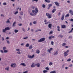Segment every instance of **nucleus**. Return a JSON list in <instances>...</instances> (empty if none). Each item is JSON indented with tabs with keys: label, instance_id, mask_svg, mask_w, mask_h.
<instances>
[{
	"label": "nucleus",
	"instance_id": "nucleus-7",
	"mask_svg": "<svg viewBox=\"0 0 73 73\" xmlns=\"http://www.w3.org/2000/svg\"><path fill=\"white\" fill-rule=\"evenodd\" d=\"M61 28H66V25H61Z\"/></svg>",
	"mask_w": 73,
	"mask_h": 73
},
{
	"label": "nucleus",
	"instance_id": "nucleus-63",
	"mask_svg": "<svg viewBox=\"0 0 73 73\" xmlns=\"http://www.w3.org/2000/svg\"><path fill=\"white\" fill-rule=\"evenodd\" d=\"M70 14H71L72 15H73V12H72Z\"/></svg>",
	"mask_w": 73,
	"mask_h": 73
},
{
	"label": "nucleus",
	"instance_id": "nucleus-34",
	"mask_svg": "<svg viewBox=\"0 0 73 73\" xmlns=\"http://www.w3.org/2000/svg\"><path fill=\"white\" fill-rule=\"evenodd\" d=\"M38 0H32V1L34 2V1H36V2H38Z\"/></svg>",
	"mask_w": 73,
	"mask_h": 73
},
{
	"label": "nucleus",
	"instance_id": "nucleus-16",
	"mask_svg": "<svg viewBox=\"0 0 73 73\" xmlns=\"http://www.w3.org/2000/svg\"><path fill=\"white\" fill-rule=\"evenodd\" d=\"M20 65H22L23 66H26V65L24 63H21Z\"/></svg>",
	"mask_w": 73,
	"mask_h": 73
},
{
	"label": "nucleus",
	"instance_id": "nucleus-42",
	"mask_svg": "<svg viewBox=\"0 0 73 73\" xmlns=\"http://www.w3.org/2000/svg\"><path fill=\"white\" fill-rule=\"evenodd\" d=\"M36 21H34V22H33V23L34 24H36Z\"/></svg>",
	"mask_w": 73,
	"mask_h": 73
},
{
	"label": "nucleus",
	"instance_id": "nucleus-53",
	"mask_svg": "<svg viewBox=\"0 0 73 73\" xmlns=\"http://www.w3.org/2000/svg\"><path fill=\"white\" fill-rule=\"evenodd\" d=\"M72 64H71L69 66V67H72Z\"/></svg>",
	"mask_w": 73,
	"mask_h": 73
},
{
	"label": "nucleus",
	"instance_id": "nucleus-64",
	"mask_svg": "<svg viewBox=\"0 0 73 73\" xmlns=\"http://www.w3.org/2000/svg\"><path fill=\"white\" fill-rule=\"evenodd\" d=\"M46 21H46V20L45 19V20H44V22L46 23Z\"/></svg>",
	"mask_w": 73,
	"mask_h": 73
},
{
	"label": "nucleus",
	"instance_id": "nucleus-9",
	"mask_svg": "<svg viewBox=\"0 0 73 73\" xmlns=\"http://www.w3.org/2000/svg\"><path fill=\"white\" fill-rule=\"evenodd\" d=\"M58 54V52L57 51L54 52V54L55 55H57Z\"/></svg>",
	"mask_w": 73,
	"mask_h": 73
},
{
	"label": "nucleus",
	"instance_id": "nucleus-8",
	"mask_svg": "<svg viewBox=\"0 0 73 73\" xmlns=\"http://www.w3.org/2000/svg\"><path fill=\"white\" fill-rule=\"evenodd\" d=\"M53 50V48H50V50L48 49L47 50L48 52H49V53H50V51L52 50Z\"/></svg>",
	"mask_w": 73,
	"mask_h": 73
},
{
	"label": "nucleus",
	"instance_id": "nucleus-31",
	"mask_svg": "<svg viewBox=\"0 0 73 73\" xmlns=\"http://www.w3.org/2000/svg\"><path fill=\"white\" fill-rule=\"evenodd\" d=\"M49 65L50 66H51V65H53V63H52L51 62H50Z\"/></svg>",
	"mask_w": 73,
	"mask_h": 73
},
{
	"label": "nucleus",
	"instance_id": "nucleus-30",
	"mask_svg": "<svg viewBox=\"0 0 73 73\" xmlns=\"http://www.w3.org/2000/svg\"><path fill=\"white\" fill-rule=\"evenodd\" d=\"M29 44H27L26 45V46L27 47H29Z\"/></svg>",
	"mask_w": 73,
	"mask_h": 73
},
{
	"label": "nucleus",
	"instance_id": "nucleus-61",
	"mask_svg": "<svg viewBox=\"0 0 73 73\" xmlns=\"http://www.w3.org/2000/svg\"><path fill=\"white\" fill-rule=\"evenodd\" d=\"M71 21H72V22H73V19H71V20H70Z\"/></svg>",
	"mask_w": 73,
	"mask_h": 73
},
{
	"label": "nucleus",
	"instance_id": "nucleus-22",
	"mask_svg": "<svg viewBox=\"0 0 73 73\" xmlns=\"http://www.w3.org/2000/svg\"><path fill=\"white\" fill-rule=\"evenodd\" d=\"M72 12H73V11L72 10H69V13L71 14Z\"/></svg>",
	"mask_w": 73,
	"mask_h": 73
},
{
	"label": "nucleus",
	"instance_id": "nucleus-25",
	"mask_svg": "<svg viewBox=\"0 0 73 73\" xmlns=\"http://www.w3.org/2000/svg\"><path fill=\"white\" fill-rule=\"evenodd\" d=\"M48 7H52V4H49L48 5Z\"/></svg>",
	"mask_w": 73,
	"mask_h": 73
},
{
	"label": "nucleus",
	"instance_id": "nucleus-60",
	"mask_svg": "<svg viewBox=\"0 0 73 73\" xmlns=\"http://www.w3.org/2000/svg\"><path fill=\"white\" fill-rule=\"evenodd\" d=\"M28 72V71H25L23 73H27Z\"/></svg>",
	"mask_w": 73,
	"mask_h": 73
},
{
	"label": "nucleus",
	"instance_id": "nucleus-41",
	"mask_svg": "<svg viewBox=\"0 0 73 73\" xmlns=\"http://www.w3.org/2000/svg\"><path fill=\"white\" fill-rule=\"evenodd\" d=\"M54 44V42H53V41H52L51 42V44H52V45H53Z\"/></svg>",
	"mask_w": 73,
	"mask_h": 73
},
{
	"label": "nucleus",
	"instance_id": "nucleus-12",
	"mask_svg": "<svg viewBox=\"0 0 73 73\" xmlns=\"http://www.w3.org/2000/svg\"><path fill=\"white\" fill-rule=\"evenodd\" d=\"M64 56H66L68 54V53L67 52H64Z\"/></svg>",
	"mask_w": 73,
	"mask_h": 73
},
{
	"label": "nucleus",
	"instance_id": "nucleus-2",
	"mask_svg": "<svg viewBox=\"0 0 73 73\" xmlns=\"http://www.w3.org/2000/svg\"><path fill=\"white\" fill-rule=\"evenodd\" d=\"M46 15L48 17V19L51 18H52V14H50L49 13H46Z\"/></svg>",
	"mask_w": 73,
	"mask_h": 73
},
{
	"label": "nucleus",
	"instance_id": "nucleus-29",
	"mask_svg": "<svg viewBox=\"0 0 73 73\" xmlns=\"http://www.w3.org/2000/svg\"><path fill=\"white\" fill-rule=\"evenodd\" d=\"M66 43H63L62 44V46H65V45H66Z\"/></svg>",
	"mask_w": 73,
	"mask_h": 73
},
{
	"label": "nucleus",
	"instance_id": "nucleus-40",
	"mask_svg": "<svg viewBox=\"0 0 73 73\" xmlns=\"http://www.w3.org/2000/svg\"><path fill=\"white\" fill-rule=\"evenodd\" d=\"M50 40L52 39V37L51 36H49L48 38Z\"/></svg>",
	"mask_w": 73,
	"mask_h": 73
},
{
	"label": "nucleus",
	"instance_id": "nucleus-37",
	"mask_svg": "<svg viewBox=\"0 0 73 73\" xmlns=\"http://www.w3.org/2000/svg\"><path fill=\"white\" fill-rule=\"evenodd\" d=\"M52 31H50V33H49V34L50 35L51 34H52L53 33V32H52Z\"/></svg>",
	"mask_w": 73,
	"mask_h": 73
},
{
	"label": "nucleus",
	"instance_id": "nucleus-17",
	"mask_svg": "<svg viewBox=\"0 0 73 73\" xmlns=\"http://www.w3.org/2000/svg\"><path fill=\"white\" fill-rule=\"evenodd\" d=\"M35 67V65L34 64V63H33L31 66V67Z\"/></svg>",
	"mask_w": 73,
	"mask_h": 73
},
{
	"label": "nucleus",
	"instance_id": "nucleus-4",
	"mask_svg": "<svg viewBox=\"0 0 73 73\" xmlns=\"http://www.w3.org/2000/svg\"><path fill=\"white\" fill-rule=\"evenodd\" d=\"M45 40V38H41L40 40H38V42H42V41Z\"/></svg>",
	"mask_w": 73,
	"mask_h": 73
},
{
	"label": "nucleus",
	"instance_id": "nucleus-48",
	"mask_svg": "<svg viewBox=\"0 0 73 73\" xmlns=\"http://www.w3.org/2000/svg\"><path fill=\"white\" fill-rule=\"evenodd\" d=\"M71 60V59L70 58H69V59H68V60H67V61H68L69 62Z\"/></svg>",
	"mask_w": 73,
	"mask_h": 73
},
{
	"label": "nucleus",
	"instance_id": "nucleus-26",
	"mask_svg": "<svg viewBox=\"0 0 73 73\" xmlns=\"http://www.w3.org/2000/svg\"><path fill=\"white\" fill-rule=\"evenodd\" d=\"M43 72L44 73H45L46 72H48V71H47V70H44L43 71Z\"/></svg>",
	"mask_w": 73,
	"mask_h": 73
},
{
	"label": "nucleus",
	"instance_id": "nucleus-43",
	"mask_svg": "<svg viewBox=\"0 0 73 73\" xmlns=\"http://www.w3.org/2000/svg\"><path fill=\"white\" fill-rule=\"evenodd\" d=\"M8 52V51L7 50H4V52L5 53H6Z\"/></svg>",
	"mask_w": 73,
	"mask_h": 73
},
{
	"label": "nucleus",
	"instance_id": "nucleus-50",
	"mask_svg": "<svg viewBox=\"0 0 73 73\" xmlns=\"http://www.w3.org/2000/svg\"><path fill=\"white\" fill-rule=\"evenodd\" d=\"M3 50H5L6 49V48L5 47H3Z\"/></svg>",
	"mask_w": 73,
	"mask_h": 73
},
{
	"label": "nucleus",
	"instance_id": "nucleus-59",
	"mask_svg": "<svg viewBox=\"0 0 73 73\" xmlns=\"http://www.w3.org/2000/svg\"><path fill=\"white\" fill-rule=\"evenodd\" d=\"M7 43L8 44H9V43H10V42L9 41V40H8V41H7Z\"/></svg>",
	"mask_w": 73,
	"mask_h": 73
},
{
	"label": "nucleus",
	"instance_id": "nucleus-51",
	"mask_svg": "<svg viewBox=\"0 0 73 73\" xmlns=\"http://www.w3.org/2000/svg\"><path fill=\"white\" fill-rule=\"evenodd\" d=\"M2 40H3V41L4 40V38L3 37H2Z\"/></svg>",
	"mask_w": 73,
	"mask_h": 73
},
{
	"label": "nucleus",
	"instance_id": "nucleus-36",
	"mask_svg": "<svg viewBox=\"0 0 73 73\" xmlns=\"http://www.w3.org/2000/svg\"><path fill=\"white\" fill-rule=\"evenodd\" d=\"M42 7L44 8L45 7V5H42Z\"/></svg>",
	"mask_w": 73,
	"mask_h": 73
},
{
	"label": "nucleus",
	"instance_id": "nucleus-20",
	"mask_svg": "<svg viewBox=\"0 0 73 73\" xmlns=\"http://www.w3.org/2000/svg\"><path fill=\"white\" fill-rule=\"evenodd\" d=\"M64 15H62V17H61V19L62 20H64Z\"/></svg>",
	"mask_w": 73,
	"mask_h": 73
},
{
	"label": "nucleus",
	"instance_id": "nucleus-56",
	"mask_svg": "<svg viewBox=\"0 0 73 73\" xmlns=\"http://www.w3.org/2000/svg\"><path fill=\"white\" fill-rule=\"evenodd\" d=\"M0 51L1 52H2V53H3V51L2 50H0Z\"/></svg>",
	"mask_w": 73,
	"mask_h": 73
},
{
	"label": "nucleus",
	"instance_id": "nucleus-28",
	"mask_svg": "<svg viewBox=\"0 0 73 73\" xmlns=\"http://www.w3.org/2000/svg\"><path fill=\"white\" fill-rule=\"evenodd\" d=\"M69 14H66V15L65 17H69Z\"/></svg>",
	"mask_w": 73,
	"mask_h": 73
},
{
	"label": "nucleus",
	"instance_id": "nucleus-62",
	"mask_svg": "<svg viewBox=\"0 0 73 73\" xmlns=\"http://www.w3.org/2000/svg\"><path fill=\"white\" fill-rule=\"evenodd\" d=\"M48 23H49L48 22H47V23H45L44 24L45 25H47L48 24Z\"/></svg>",
	"mask_w": 73,
	"mask_h": 73
},
{
	"label": "nucleus",
	"instance_id": "nucleus-19",
	"mask_svg": "<svg viewBox=\"0 0 73 73\" xmlns=\"http://www.w3.org/2000/svg\"><path fill=\"white\" fill-rule=\"evenodd\" d=\"M56 9H53L52 11V13H54L55 12H56Z\"/></svg>",
	"mask_w": 73,
	"mask_h": 73
},
{
	"label": "nucleus",
	"instance_id": "nucleus-54",
	"mask_svg": "<svg viewBox=\"0 0 73 73\" xmlns=\"http://www.w3.org/2000/svg\"><path fill=\"white\" fill-rule=\"evenodd\" d=\"M57 28L58 29H59L60 28V27H59V26H58L57 27Z\"/></svg>",
	"mask_w": 73,
	"mask_h": 73
},
{
	"label": "nucleus",
	"instance_id": "nucleus-18",
	"mask_svg": "<svg viewBox=\"0 0 73 73\" xmlns=\"http://www.w3.org/2000/svg\"><path fill=\"white\" fill-rule=\"evenodd\" d=\"M45 1L48 3H49L50 2V0H45Z\"/></svg>",
	"mask_w": 73,
	"mask_h": 73
},
{
	"label": "nucleus",
	"instance_id": "nucleus-21",
	"mask_svg": "<svg viewBox=\"0 0 73 73\" xmlns=\"http://www.w3.org/2000/svg\"><path fill=\"white\" fill-rule=\"evenodd\" d=\"M40 51L39 50H37L36 51V53L37 54H39L40 53Z\"/></svg>",
	"mask_w": 73,
	"mask_h": 73
},
{
	"label": "nucleus",
	"instance_id": "nucleus-57",
	"mask_svg": "<svg viewBox=\"0 0 73 73\" xmlns=\"http://www.w3.org/2000/svg\"><path fill=\"white\" fill-rule=\"evenodd\" d=\"M19 50H20L19 49H17L16 50H17V51H19Z\"/></svg>",
	"mask_w": 73,
	"mask_h": 73
},
{
	"label": "nucleus",
	"instance_id": "nucleus-1",
	"mask_svg": "<svg viewBox=\"0 0 73 73\" xmlns=\"http://www.w3.org/2000/svg\"><path fill=\"white\" fill-rule=\"evenodd\" d=\"M38 8H35V10H32L33 13H31L30 15L31 16H35L36 15V14L38 12Z\"/></svg>",
	"mask_w": 73,
	"mask_h": 73
},
{
	"label": "nucleus",
	"instance_id": "nucleus-27",
	"mask_svg": "<svg viewBox=\"0 0 73 73\" xmlns=\"http://www.w3.org/2000/svg\"><path fill=\"white\" fill-rule=\"evenodd\" d=\"M63 36H62V35H59V36H58L60 38H62Z\"/></svg>",
	"mask_w": 73,
	"mask_h": 73
},
{
	"label": "nucleus",
	"instance_id": "nucleus-33",
	"mask_svg": "<svg viewBox=\"0 0 73 73\" xmlns=\"http://www.w3.org/2000/svg\"><path fill=\"white\" fill-rule=\"evenodd\" d=\"M41 31V29H38L36 31H35V33L37 32V31Z\"/></svg>",
	"mask_w": 73,
	"mask_h": 73
},
{
	"label": "nucleus",
	"instance_id": "nucleus-6",
	"mask_svg": "<svg viewBox=\"0 0 73 73\" xmlns=\"http://www.w3.org/2000/svg\"><path fill=\"white\" fill-rule=\"evenodd\" d=\"M28 56L29 58H32L34 57L35 55L33 54L32 56H31V55H28Z\"/></svg>",
	"mask_w": 73,
	"mask_h": 73
},
{
	"label": "nucleus",
	"instance_id": "nucleus-55",
	"mask_svg": "<svg viewBox=\"0 0 73 73\" xmlns=\"http://www.w3.org/2000/svg\"><path fill=\"white\" fill-rule=\"evenodd\" d=\"M18 25H19V26H21L22 25L21 24H19Z\"/></svg>",
	"mask_w": 73,
	"mask_h": 73
},
{
	"label": "nucleus",
	"instance_id": "nucleus-11",
	"mask_svg": "<svg viewBox=\"0 0 73 73\" xmlns=\"http://www.w3.org/2000/svg\"><path fill=\"white\" fill-rule=\"evenodd\" d=\"M48 27L49 28L51 29V28L52 27V24H49L48 25Z\"/></svg>",
	"mask_w": 73,
	"mask_h": 73
},
{
	"label": "nucleus",
	"instance_id": "nucleus-52",
	"mask_svg": "<svg viewBox=\"0 0 73 73\" xmlns=\"http://www.w3.org/2000/svg\"><path fill=\"white\" fill-rule=\"evenodd\" d=\"M22 30L23 31H24V32L25 31V30L24 29H23V28L22 29Z\"/></svg>",
	"mask_w": 73,
	"mask_h": 73
},
{
	"label": "nucleus",
	"instance_id": "nucleus-14",
	"mask_svg": "<svg viewBox=\"0 0 73 73\" xmlns=\"http://www.w3.org/2000/svg\"><path fill=\"white\" fill-rule=\"evenodd\" d=\"M16 22H14L13 23V27H15L16 25Z\"/></svg>",
	"mask_w": 73,
	"mask_h": 73
},
{
	"label": "nucleus",
	"instance_id": "nucleus-47",
	"mask_svg": "<svg viewBox=\"0 0 73 73\" xmlns=\"http://www.w3.org/2000/svg\"><path fill=\"white\" fill-rule=\"evenodd\" d=\"M46 69L47 70H49V68H48V67H46Z\"/></svg>",
	"mask_w": 73,
	"mask_h": 73
},
{
	"label": "nucleus",
	"instance_id": "nucleus-23",
	"mask_svg": "<svg viewBox=\"0 0 73 73\" xmlns=\"http://www.w3.org/2000/svg\"><path fill=\"white\" fill-rule=\"evenodd\" d=\"M33 48V46L32 45H31L30 46H29V49H32Z\"/></svg>",
	"mask_w": 73,
	"mask_h": 73
},
{
	"label": "nucleus",
	"instance_id": "nucleus-38",
	"mask_svg": "<svg viewBox=\"0 0 73 73\" xmlns=\"http://www.w3.org/2000/svg\"><path fill=\"white\" fill-rule=\"evenodd\" d=\"M6 23H9V19H8L7 20V21Z\"/></svg>",
	"mask_w": 73,
	"mask_h": 73
},
{
	"label": "nucleus",
	"instance_id": "nucleus-3",
	"mask_svg": "<svg viewBox=\"0 0 73 73\" xmlns=\"http://www.w3.org/2000/svg\"><path fill=\"white\" fill-rule=\"evenodd\" d=\"M10 28L9 27H6L5 28V29H3V33H5L6 31L8 30H10Z\"/></svg>",
	"mask_w": 73,
	"mask_h": 73
},
{
	"label": "nucleus",
	"instance_id": "nucleus-10",
	"mask_svg": "<svg viewBox=\"0 0 73 73\" xmlns=\"http://www.w3.org/2000/svg\"><path fill=\"white\" fill-rule=\"evenodd\" d=\"M54 3L56 6H59V3H58V2H55Z\"/></svg>",
	"mask_w": 73,
	"mask_h": 73
},
{
	"label": "nucleus",
	"instance_id": "nucleus-13",
	"mask_svg": "<svg viewBox=\"0 0 73 73\" xmlns=\"http://www.w3.org/2000/svg\"><path fill=\"white\" fill-rule=\"evenodd\" d=\"M35 65L38 67L40 66V64L39 63H37L36 64H35Z\"/></svg>",
	"mask_w": 73,
	"mask_h": 73
},
{
	"label": "nucleus",
	"instance_id": "nucleus-39",
	"mask_svg": "<svg viewBox=\"0 0 73 73\" xmlns=\"http://www.w3.org/2000/svg\"><path fill=\"white\" fill-rule=\"evenodd\" d=\"M28 38V37H26L24 38H23V39H27Z\"/></svg>",
	"mask_w": 73,
	"mask_h": 73
},
{
	"label": "nucleus",
	"instance_id": "nucleus-58",
	"mask_svg": "<svg viewBox=\"0 0 73 73\" xmlns=\"http://www.w3.org/2000/svg\"><path fill=\"white\" fill-rule=\"evenodd\" d=\"M17 53H18V54H20L21 53V52L20 51H19V52H17Z\"/></svg>",
	"mask_w": 73,
	"mask_h": 73
},
{
	"label": "nucleus",
	"instance_id": "nucleus-46",
	"mask_svg": "<svg viewBox=\"0 0 73 73\" xmlns=\"http://www.w3.org/2000/svg\"><path fill=\"white\" fill-rule=\"evenodd\" d=\"M72 32V31L71 30L70 31H69L68 33H71Z\"/></svg>",
	"mask_w": 73,
	"mask_h": 73
},
{
	"label": "nucleus",
	"instance_id": "nucleus-44",
	"mask_svg": "<svg viewBox=\"0 0 73 73\" xmlns=\"http://www.w3.org/2000/svg\"><path fill=\"white\" fill-rule=\"evenodd\" d=\"M18 13V11H16L15 13H14L15 15L17 13Z\"/></svg>",
	"mask_w": 73,
	"mask_h": 73
},
{
	"label": "nucleus",
	"instance_id": "nucleus-45",
	"mask_svg": "<svg viewBox=\"0 0 73 73\" xmlns=\"http://www.w3.org/2000/svg\"><path fill=\"white\" fill-rule=\"evenodd\" d=\"M3 4L4 5H7L6 3H3Z\"/></svg>",
	"mask_w": 73,
	"mask_h": 73
},
{
	"label": "nucleus",
	"instance_id": "nucleus-49",
	"mask_svg": "<svg viewBox=\"0 0 73 73\" xmlns=\"http://www.w3.org/2000/svg\"><path fill=\"white\" fill-rule=\"evenodd\" d=\"M5 70H9V68H5Z\"/></svg>",
	"mask_w": 73,
	"mask_h": 73
},
{
	"label": "nucleus",
	"instance_id": "nucleus-35",
	"mask_svg": "<svg viewBox=\"0 0 73 73\" xmlns=\"http://www.w3.org/2000/svg\"><path fill=\"white\" fill-rule=\"evenodd\" d=\"M23 12H21L20 14L21 15H23Z\"/></svg>",
	"mask_w": 73,
	"mask_h": 73
},
{
	"label": "nucleus",
	"instance_id": "nucleus-5",
	"mask_svg": "<svg viewBox=\"0 0 73 73\" xmlns=\"http://www.w3.org/2000/svg\"><path fill=\"white\" fill-rule=\"evenodd\" d=\"M11 67H13V68L15 67L16 66V64L15 63L12 64L11 65Z\"/></svg>",
	"mask_w": 73,
	"mask_h": 73
},
{
	"label": "nucleus",
	"instance_id": "nucleus-15",
	"mask_svg": "<svg viewBox=\"0 0 73 73\" xmlns=\"http://www.w3.org/2000/svg\"><path fill=\"white\" fill-rule=\"evenodd\" d=\"M20 65H22L23 66H26V65L24 63H21Z\"/></svg>",
	"mask_w": 73,
	"mask_h": 73
},
{
	"label": "nucleus",
	"instance_id": "nucleus-24",
	"mask_svg": "<svg viewBox=\"0 0 73 73\" xmlns=\"http://www.w3.org/2000/svg\"><path fill=\"white\" fill-rule=\"evenodd\" d=\"M50 73H56V71H53L51 72H50Z\"/></svg>",
	"mask_w": 73,
	"mask_h": 73
},
{
	"label": "nucleus",
	"instance_id": "nucleus-32",
	"mask_svg": "<svg viewBox=\"0 0 73 73\" xmlns=\"http://www.w3.org/2000/svg\"><path fill=\"white\" fill-rule=\"evenodd\" d=\"M18 32V31L17 30H15V33H17V32Z\"/></svg>",
	"mask_w": 73,
	"mask_h": 73
}]
</instances>
